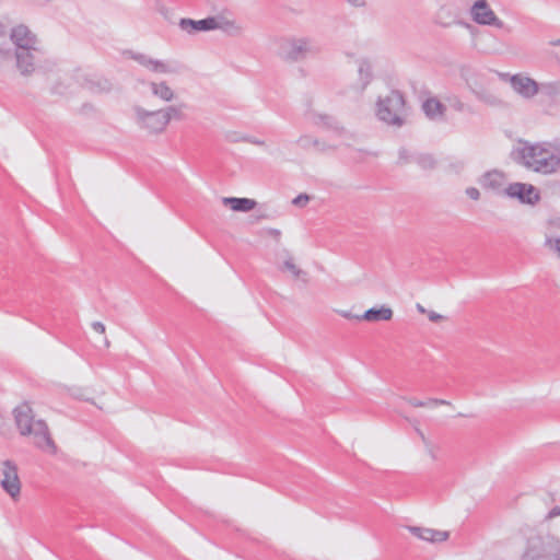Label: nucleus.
Instances as JSON below:
<instances>
[{"label":"nucleus","instance_id":"obj_1","mask_svg":"<svg viewBox=\"0 0 560 560\" xmlns=\"http://www.w3.org/2000/svg\"><path fill=\"white\" fill-rule=\"evenodd\" d=\"M513 152L514 161L527 171L551 176L560 172V138L552 141L521 140Z\"/></svg>","mask_w":560,"mask_h":560},{"label":"nucleus","instance_id":"obj_2","mask_svg":"<svg viewBox=\"0 0 560 560\" xmlns=\"http://www.w3.org/2000/svg\"><path fill=\"white\" fill-rule=\"evenodd\" d=\"M16 428L21 435L31 436L33 444L51 454L56 453L57 446L54 443L47 423L42 419H35L31 406L26 402L13 410Z\"/></svg>","mask_w":560,"mask_h":560},{"label":"nucleus","instance_id":"obj_3","mask_svg":"<svg viewBox=\"0 0 560 560\" xmlns=\"http://www.w3.org/2000/svg\"><path fill=\"white\" fill-rule=\"evenodd\" d=\"M318 50L308 37H284L279 42L278 56L287 62H299Z\"/></svg>","mask_w":560,"mask_h":560},{"label":"nucleus","instance_id":"obj_4","mask_svg":"<svg viewBox=\"0 0 560 560\" xmlns=\"http://www.w3.org/2000/svg\"><path fill=\"white\" fill-rule=\"evenodd\" d=\"M405 98L398 91H392L387 96L380 97L377 101L376 115L380 120L401 127L405 122Z\"/></svg>","mask_w":560,"mask_h":560},{"label":"nucleus","instance_id":"obj_5","mask_svg":"<svg viewBox=\"0 0 560 560\" xmlns=\"http://www.w3.org/2000/svg\"><path fill=\"white\" fill-rule=\"evenodd\" d=\"M15 69L23 78H30L48 65L42 46L14 50Z\"/></svg>","mask_w":560,"mask_h":560},{"label":"nucleus","instance_id":"obj_6","mask_svg":"<svg viewBox=\"0 0 560 560\" xmlns=\"http://www.w3.org/2000/svg\"><path fill=\"white\" fill-rule=\"evenodd\" d=\"M179 26L182 27V30L187 31L188 33L211 30H223L229 34L240 33V27H237L234 24V22L225 20L222 16H210L199 21H195L191 19H182L179 22Z\"/></svg>","mask_w":560,"mask_h":560},{"label":"nucleus","instance_id":"obj_7","mask_svg":"<svg viewBox=\"0 0 560 560\" xmlns=\"http://www.w3.org/2000/svg\"><path fill=\"white\" fill-rule=\"evenodd\" d=\"M502 194L511 199H516L523 205L536 206L540 199V191L532 184L515 182L509 184Z\"/></svg>","mask_w":560,"mask_h":560},{"label":"nucleus","instance_id":"obj_8","mask_svg":"<svg viewBox=\"0 0 560 560\" xmlns=\"http://www.w3.org/2000/svg\"><path fill=\"white\" fill-rule=\"evenodd\" d=\"M499 78L509 82L513 91L523 98L529 100L539 93V83L523 73H499Z\"/></svg>","mask_w":560,"mask_h":560},{"label":"nucleus","instance_id":"obj_9","mask_svg":"<svg viewBox=\"0 0 560 560\" xmlns=\"http://www.w3.org/2000/svg\"><path fill=\"white\" fill-rule=\"evenodd\" d=\"M2 479L0 486L5 493L10 495L13 501H16L21 494V480L18 474V466L10 459L1 464Z\"/></svg>","mask_w":560,"mask_h":560},{"label":"nucleus","instance_id":"obj_10","mask_svg":"<svg viewBox=\"0 0 560 560\" xmlns=\"http://www.w3.org/2000/svg\"><path fill=\"white\" fill-rule=\"evenodd\" d=\"M135 113L137 124L150 133H161L167 127L161 109L151 112L138 106L135 108Z\"/></svg>","mask_w":560,"mask_h":560},{"label":"nucleus","instance_id":"obj_11","mask_svg":"<svg viewBox=\"0 0 560 560\" xmlns=\"http://www.w3.org/2000/svg\"><path fill=\"white\" fill-rule=\"evenodd\" d=\"M472 21L479 25L503 27V22L495 15L487 0H477L469 10Z\"/></svg>","mask_w":560,"mask_h":560},{"label":"nucleus","instance_id":"obj_12","mask_svg":"<svg viewBox=\"0 0 560 560\" xmlns=\"http://www.w3.org/2000/svg\"><path fill=\"white\" fill-rule=\"evenodd\" d=\"M10 39L13 43L14 50H25L40 46V42L26 25L14 26L10 32Z\"/></svg>","mask_w":560,"mask_h":560},{"label":"nucleus","instance_id":"obj_13","mask_svg":"<svg viewBox=\"0 0 560 560\" xmlns=\"http://www.w3.org/2000/svg\"><path fill=\"white\" fill-rule=\"evenodd\" d=\"M552 552L549 538L533 536L528 539L527 548L524 552V560H537L545 558Z\"/></svg>","mask_w":560,"mask_h":560},{"label":"nucleus","instance_id":"obj_14","mask_svg":"<svg viewBox=\"0 0 560 560\" xmlns=\"http://www.w3.org/2000/svg\"><path fill=\"white\" fill-rule=\"evenodd\" d=\"M434 23L443 28H448L452 25H462L470 27V24L464 22L459 18V13L448 5H442L434 15Z\"/></svg>","mask_w":560,"mask_h":560},{"label":"nucleus","instance_id":"obj_15","mask_svg":"<svg viewBox=\"0 0 560 560\" xmlns=\"http://www.w3.org/2000/svg\"><path fill=\"white\" fill-rule=\"evenodd\" d=\"M407 528L413 536L430 542H442L450 537V533L446 530H436L419 526H408Z\"/></svg>","mask_w":560,"mask_h":560},{"label":"nucleus","instance_id":"obj_16","mask_svg":"<svg viewBox=\"0 0 560 560\" xmlns=\"http://www.w3.org/2000/svg\"><path fill=\"white\" fill-rule=\"evenodd\" d=\"M132 58L141 66L155 73H172L174 69L162 60L153 59L143 54H135Z\"/></svg>","mask_w":560,"mask_h":560},{"label":"nucleus","instance_id":"obj_17","mask_svg":"<svg viewBox=\"0 0 560 560\" xmlns=\"http://www.w3.org/2000/svg\"><path fill=\"white\" fill-rule=\"evenodd\" d=\"M506 182L505 174L501 171H490L487 172L480 179V183L483 188L492 189L499 191L500 189H504L503 186Z\"/></svg>","mask_w":560,"mask_h":560},{"label":"nucleus","instance_id":"obj_18","mask_svg":"<svg viewBox=\"0 0 560 560\" xmlns=\"http://www.w3.org/2000/svg\"><path fill=\"white\" fill-rule=\"evenodd\" d=\"M222 203L233 211L249 212L257 206L256 200L249 198L223 197Z\"/></svg>","mask_w":560,"mask_h":560},{"label":"nucleus","instance_id":"obj_19","mask_svg":"<svg viewBox=\"0 0 560 560\" xmlns=\"http://www.w3.org/2000/svg\"><path fill=\"white\" fill-rule=\"evenodd\" d=\"M393 310L388 306L382 305L380 308H370L363 315L357 316V319L366 322H381L390 320L393 318Z\"/></svg>","mask_w":560,"mask_h":560},{"label":"nucleus","instance_id":"obj_20","mask_svg":"<svg viewBox=\"0 0 560 560\" xmlns=\"http://www.w3.org/2000/svg\"><path fill=\"white\" fill-rule=\"evenodd\" d=\"M472 93L475 94L476 98L491 107H500L503 106V101L495 95L490 90L483 88V86H476L471 89Z\"/></svg>","mask_w":560,"mask_h":560},{"label":"nucleus","instance_id":"obj_21","mask_svg":"<svg viewBox=\"0 0 560 560\" xmlns=\"http://www.w3.org/2000/svg\"><path fill=\"white\" fill-rule=\"evenodd\" d=\"M422 109L427 117L432 120H436L443 118L446 107L438 98L430 97L423 102Z\"/></svg>","mask_w":560,"mask_h":560},{"label":"nucleus","instance_id":"obj_22","mask_svg":"<svg viewBox=\"0 0 560 560\" xmlns=\"http://www.w3.org/2000/svg\"><path fill=\"white\" fill-rule=\"evenodd\" d=\"M149 86L151 89V93L162 100L163 102H172L175 98V92L171 89V86L165 81L160 82H149Z\"/></svg>","mask_w":560,"mask_h":560},{"label":"nucleus","instance_id":"obj_23","mask_svg":"<svg viewBox=\"0 0 560 560\" xmlns=\"http://www.w3.org/2000/svg\"><path fill=\"white\" fill-rule=\"evenodd\" d=\"M85 88L92 93H108L113 85L107 79L98 78L86 80Z\"/></svg>","mask_w":560,"mask_h":560},{"label":"nucleus","instance_id":"obj_24","mask_svg":"<svg viewBox=\"0 0 560 560\" xmlns=\"http://www.w3.org/2000/svg\"><path fill=\"white\" fill-rule=\"evenodd\" d=\"M298 144L304 150L315 149L318 152H324L328 148L325 143L308 135L301 136L298 139Z\"/></svg>","mask_w":560,"mask_h":560},{"label":"nucleus","instance_id":"obj_25","mask_svg":"<svg viewBox=\"0 0 560 560\" xmlns=\"http://www.w3.org/2000/svg\"><path fill=\"white\" fill-rule=\"evenodd\" d=\"M184 104L177 106H167L162 108L163 116L165 118L166 124L168 125L172 119L183 120L185 118V114L183 113Z\"/></svg>","mask_w":560,"mask_h":560},{"label":"nucleus","instance_id":"obj_26","mask_svg":"<svg viewBox=\"0 0 560 560\" xmlns=\"http://www.w3.org/2000/svg\"><path fill=\"white\" fill-rule=\"evenodd\" d=\"M415 162L425 171H431L436 167V160L430 153H416Z\"/></svg>","mask_w":560,"mask_h":560},{"label":"nucleus","instance_id":"obj_27","mask_svg":"<svg viewBox=\"0 0 560 560\" xmlns=\"http://www.w3.org/2000/svg\"><path fill=\"white\" fill-rule=\"evenodd\" d=\"M359 75L361 80V91H363L372 79L371 65L366 61H361L359 66Z\"/></svg>","mask_w":560,"mask_h":560},{"label":"nucleus","instance_id":"obj_28","mask_svg":"<svg viewBox=\"0 0 560 560\" xmlns=\"http://www.w3.org/2000/svg\"><path fill=\"white\" fill-rule=\"evenodd\" d=\"M539 92L548 97H556L560 94V82H547L539 84Z\"/></svg>","mask_w":560,"mask_h":560},{"label":"nucleus","instance_id":"obj_29","mask_svg":"<svg viewBox=\"0 0 560 560\" xmlns=\"http://www.w3.org/2000/svg\"><path fill=\"white\" fill-rule=\"evenodd\" d=\"M313 121L316 125H323L328 128H335L337 125V121L334 117H331L329 115H324V114H314Z\"/></svg>","mask_w":560,"mask_h":560},{"label":"nucleus","instance_id":"obj_30","mask_svg":"<svg viewBox=\"0 0 560 560\" xmlns=\"http://www.w3.org/2000/svg\"><path fill=\"white\" fill-rule=\"evenodd\" d=\"M416 154L411 153L406 148H400L398 151V161L397 164L402 166L408 163L415 162Z\"/></svg>","mask_w":560,"mask_h":560},{"label":"nucleus","instance_id":"obj_31","mask_svg":"<svg viewBox=\"0 0 560 560\" xmlns=\"http://www.w3.org/2000/svg\"><path fill=\"white\" fill-rule=\"evenodd\" d=\"M283 267L289 270L295 278H299L302 273H304L294 262L291 257L284 260Z\"/></svg>","mask_w":560,"mask_h":560},{"label":"nucleus","instance_id":"obj_32","mask_svg":"<svg viewBox=\"0 0 560 560\" xmlns=\"http://www.w3.org/2000/svg\"><path fill=\"white\" fill-rule=\"evenodd\" d=\"M310 200L311 197L307 194H301L292 200V203L296 207L303 208L308 203Z\"/></svg>","mask_w":560,"mask_h":560},{"label":"nucleus","instance_id":"obj_33","mask_svg":"<svg viewBox=\"0 0 560 560\" xmlns=\"http://www.w3.org/2000/svg\"><path fill=\"white\" fill-rule=\"evenodd\" d=\"M546 245L552 249L560 257V238L551 240L548 238L546 241Z\"/></svg>","mask_w":560,"mask_h":560},{"label":"nucleus","instance_id":"obj_34","mask_svg":"<svg viewBox=\"0 0 560 560\" xmlns=\"http://www.w3.org/2000/svg\"><path fill=\"white\" fill-rule=\"evenodd\" d=\"M451 106L456 110V112H465L467 109V106L465 103H463L458 98H454L451 103Z\"/></svg>","mask_w":560,"mask_h":560},{"label":"nucleus","instance_id":"obj_35","mask_svg":"<svg viewBox=\"0 0 560 560\" xmlns=\"http://www.w3.org/2000/svg\"><path fill=\"white\" fill-rule=\"evenodd\" d=\"M466 195L472 199V200H478L480 198V192L477 188L475 187H469L466 189Z\"/></svg>","mask_w":560,"mask_h":560},{"label":"nucleus","instance_id":"obj_36","mask_svg":"<svg viewBox=\"0 0 560 560\" xmlns=\"http://www.w3.org/2000/svg\"><path fill=\"white\" fill-rule=\"evenodd\" d=\"M428 406H439V405H451L450 401L444 399H438V398H430L427 401H424Z\"/></svg>","mask_w":560,"mask_h":560},{"label":"nucleus","instance_id":"obj_37","mask_svg":"<svg viewBox=\"0 0 560 560\" xmlns=\"http://www.w3.org/2000/svg\"><path fill=\"white\" fill-rule=\"evenodd\" d=\"M242 141L249 142L252 144L260 145V147L266 144V142L264 140H260V139H257V138H252V137H243Z\"/></svg>","mask_w":560,"mask_h":560},{"label":"nucleus","instance_id":"obj_38","mask_svg":"<svg viewBox=\"0 0 560 560\" xmlns=\"http://www.w3.org/2000/svg\"><path fill=\"white\" fill-rule=\"evenodd\" d=\"M427 315H428L429 319H430L431 322H433V323H439V322H441L442 319H444V316H443V315L438 314V313H435L434 311H429Z\"/></svg>","mask_w":560,"mask_h":560},{"label":"nucleus","instance_id":"obj_39","mask_svg":"<svg viewBox=\"0 0 560 560\" xmlns=\"http://www.w3.org/2000/svg\"><path fill=\"white\" fill-rule=\"evenodd\" d=\"M92 328L96 332H100V334H105V331H106L105 325L103 323H101V322H93L92 323Z\"/></svg>","mask_w":560,"mask_h":560},{"label":"nucleus","instance_id":"obj_40","mask_svg":"<svg viewBox=\"0 0 560 560\" xmlns=\"http://www.w3.org/2000/svg\"><path fill=\"white\" fill-rule=\"evenodd\" d=\"M408 402L416 408L427 407V404L424 401L418 400L416 398H409Z\"/></svg>","mask_w":560,"mask_h":560},{"label":"nucleus","instance_id":"obj_41","mask_svg":"<svg viewBox=\"0 0 560 560\" xmlns=\"http://www.w3.org/2000/svg\"><path fill=\"white\" fill-rule=\"evenodd\" d=\"M559 515H560V508L556 506L552 510H550V512L546 516V520H551V518H553L556 516H559Z\"/></svg>","mask_w":560,"mask_h":560},{"label":"nucleus","instance_id":"obj_42","mask_svg":"<svg viewBox=\"0 0 560 560\" xmlns=\"http://www.w3.org/2000/svg\"><path fill=\"white\" fill-rule=\"evenodd\" d=\"M268 234L273 237L275 240H279L280 238V235H281V232L277 229H269L268 230Z\"/></svg>","mask_w":560,"mask_h":560},{"label":"nucleus","instance_id":"obj_43","mask_svg":"<svg viewBox=\"0 0 560 560\" xmlns=\"http://www.w3.org/2000/svg\"><path fill=\"white\" fill-rule=\"evenodd\" d=\"M349 4L353 7H364L365 0H346Z\"/></svg>","mask_w":560,"mask_h":560},{"label":"nucleus","instance_id":"obj_44","mask_svg":"<svg viewBox=\"0 0 560 560\" xmlns=\"http://www.w3.org/2000/svg\"><path fill=\"white\" fill-rule=\"evenodd\" d=\"M341 315L345 318H348V319H351V318H355L357 319V316H358V315H352L350 312H341Z\"/></svg>","mask_w":560,"mask_h":560},{"label":"nucleus","instance_id":"obj_45","mask_svg":"<svg viewBox=\"0 0 560 560\" xmlns=\"http://www.w3.org/2000/svg\"><path fill=\"white\" fill-rule=\"evenodd\" d=\"M417 310L419 311V313L421 314H428L429 311H427L421 304H417Z\"/></svg>","mask_w":560,"mask_h":560},{"label":"nucleus","instance_id":"obj_46","mask_svg":"<svg viewBox=\"0 0 560 560\" xmlns=\"http://www.w3.org/2000/svg\"><path fill=\"white\" fill-rule=\"evenodd\" d=\"M549 44H550L551 46H560V38H559V39L551 40Z\"/></svg>","mask_w":560,"mask_h":560},{"label":"nucleus","instance_id":"obj_47","mask_svg":"<svg viewBox=\"0 0 560 560\" xmlns=\"http://www.w3.org/2000/svg\"><path fill=\"white\" fill-rule=\"evenodd\" d=\"M156 9H158L161 13H164V7H163L160 2H158V3H156Z\"/></svg>","mask_w":560,"mask_h":560},{"label":"nucleus","instance_id":"obj_48","mask_svg":"<svg viewBox=\"0 0 560 560\" xmlns=\"http://www.w3.org/2000/svg\"><path fill=\"white\" fill-rule=\"evenodd\" d=\"M104 345H105L106 348H109L110 347V341L107 338H105Z\"/></svg>","mask_w":560,"mask_h":560},{"label":"nucleus","instance_id":"obj_49","mask_svg":"<svg viewBox=\"0 0 560 560\" xmlns=\"http://www.w3.org/2000/svg\"><path fill=\"white\" fill-rule=\"evenodd\" d=\"M417 431H418L419 435L421 436V439H422L423 441H425V436H424V434H423L420 430H417Z\"/></svg>","mask_w":560,"mask_h":560},{"label":"nucleus","instance_id":"obj_50","mask_svg":"<svg viewBox=\"0 0 560 560\" xmlns=\"http://www.w3.org/2000/svg\"><path fill=\"white\" fill-rule=\"evenodd\" d=\"M556 560H560V557H559V558H557Z\"/></svg>","mask_w":560,"mask_h":560}]
</instances>
